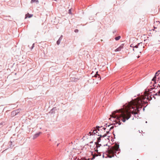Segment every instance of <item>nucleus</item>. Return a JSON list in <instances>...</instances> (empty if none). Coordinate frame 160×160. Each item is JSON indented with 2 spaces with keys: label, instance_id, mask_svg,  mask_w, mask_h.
Segmentation results:
<instances>
[{
  "label": "nucleus",
  "instance_id": "obj_1",
  "mask_svg": "<svg viewBox=\"0 0 160 160\" xmlns=\"http://www.w3.org/2000/svg\"><path fill=\"white\" fill-rule=\"evenodd\" d=\"M147 98L146 96H141L140 97L137 98L134 100L130 102L128 104L124 105L125 108L124 109L117 110L113 112L110 115L111 118H116L114 121L116 123H118L119 125L121 124L120 120L125 122L126 119L128 120L131 117V113L136 114H138L139 111V109L142 107L143 100ZM148 98H147L148 99Z\"/></svg>",
  "mask_w": 160,
  "mask_h": 160
},
{
  "label": "nucleus",
  "instance_id": "obj_2",
  "mask_svg": "<svg viewBox=\"0 0 160 160\" xmlns=\"http://www.w3.org/2000/svg\"><path fill=\"white\" fill-rule=\"evenodd\" d=\"M119 145L115 144L113 147H112L108 150V153L109 154H112V155H109L108 157L111 158L114 156V154L116 153L117 152L119 151L120 150L119 148Z\"/></svg>",
  "mask_w": 160,
  "mask_h": 160
},
{
  "label": "nucleus",
  "instance_id": "obj_3",
  "mask_svg": "<svg viewBox=\"0 0 160 160\" xmlns=\"http://www.w3.org/2000/svg\"><path fill=\"white\" fill-rule=\"evenodd\" d=\"M154 29L150 30L149 34L151 36H160V25L157 27L154 26Z\"/></svg>",
  "mask_w": 160,
  "mask_h": 160
},
{
  "label": "nucleus",
  "instance_id": "obj_4",
  "mask_svg": "<svg viewBox=\"0 0 160 160\" xmlns=\"http://www.w3.org/2000/svg\"><path fill=\"white\" fill-rule=\"evenodd\" d=\"M144 48L143 45L142 43H139L138 45L134 46L133 48V50H136L141 53V51Z\"/></svg>",
  "mask_w": 160,
  "mask_h": 160
},
{
  "label": "nucleus",
  "instance_id": "obj_5",
  "mask_svg": "<svg viewBox=\"0 0 160 160\" xmlns=\"http://www.w3.org/2000/svg\"><path fill=\"white\" fill-rule=\"evenodd\" d=\"M106 134L103 135H98V136H100V137L98 138V142H95V144L96 145V147H98V146H99V147H100V146H101V144H99V142H100L101 140V138L102 137H105L106 136Z\"/></svg>",
  "mask_w": 160,
  "mask_h": 160
},
{
  "label": "nucleus",
  "instance_id": "obj_6",
  "mask_svg": "<svg viewBox=\"0 0 160 160\" xmlns=\"http://www.w3.org/2000/svg\"><path fill=\"white\" fill-rule=\"evenodd\" d=\"M160 71H158V72H157L156 73L154 77H153V79L152 80V81H156V79L157 78V77H158L159 76L158 75H159V74L160 73Z\"/></svg>",
  "mask_w": 160,
  "mask_h": 160
},
{
  "label": "nucleus",
  "instance_id": "obj_7",
  "mask_svg": "<svg viewBox=\"0 0 160 160\" xmlns=\"http://www.w3.org/2000/svg\"><path fill=\"white\" fill-rule=\"evenodd\" d=\"M123 44H122L119 47L117 48L115 50V52H118V51H121V50L123 48Z\"/></svg>",
  "mask_w": 160,
  "mask_h": 160
},
{
  "label": "nucleus",
  "instance_id": "obj_8",
  "mask_svg": "<svg viewBox=\"0 0 160 160\" xmlns=\"http://www.w3.org/2000/svg\"><path fill=\"white\" fill-rule=\"evenodd\" d=\"M99 128V127H97V129L96 130L95 129H94L93 130H92L91 131H92V133L93 134V135H94L96 133H98V131L97 130H98V131H99V129L98 128Z\"/></svg>",
  "mask_w": 160,
  "mask_h": 160
},
{
  "label": "nucleus",
  "instance_id": "obj_9",
  "mask_svg": "<svg viewBox=\"0 0 160 160\" xmlns=\"http://www.w3.org/2000/svg\"><path fill=\"white\" fill-rule=\"evenodd\" d=\"M33 15L32 14H29V13H28L27 14H26L25 15V19L27 18H30L32 17Z\"/></svg>",
  "mask_w": 160,
  "mask_h": 160
},
{
  "label": "nucleus",
  "instance_id": "obj_10",
  "mask_svg": "<svg viewBox=\"0 0 160 160\" xmlns=\"http://www.w3.org/2000/svg\"><path fill=\"white\" fill-rule=\"evenodd\" d=\"M41 133V132H39L37 133L36 134H35V135H34L33 136V139H35L37 137H38L39 136V135H40V134Z\"/></svg>",
  "mask_w": 160,
  "mask_h": 160
},
{
  "label": "nucleus",
  "instance_id": "obj_11",
  "mask_svg": "<svg viewBox=\"0 0 160 160\" xmlns=\"http://www.w3.org/2000/svg\"><path fill=\"white\" fill-rule=\"evenodd\" d=\"M94 77H96V78H97L98 77V80H99L101 79V78L100 77V75L98 74V73H97V74H96L95 76H94Z\"/></svg>",
  "mask_w": 160,
  "mask_h": 160
},
{
  "label": "nucleus",
  "instance_id": "obj_12",
  "mask_svg": "<svg viewBox=\"0 0 160 160\" xmlns=\"http://www.w3.org/2000/svg\"><path fill=\"white\" fill-rule=\"evenodd\" d=\"M61 39L62 38L61 37H60L57 42V43L58 45H59L60 43Z\"/></svg>",
  "mask_w": 160,
  "mask_h": 160
},
{
  "label": "nucleus",
  "instance_id": "obj_13",
  "mask_svg": "<svg viewBox=\"0 0 160 160\" xmlns=\"http://www.w3.org/2000/svg\"><path fill=\"white\" fill-rule=\"evenodd\" d=\"M155 95H158L160 96V90L154 94Z\"/></svg>",
  "mask_w": 160,
  "mask_h": 160
},
{
  "label": "nucleus",
  "instance_id": "obj_14",
  "mask_svg": "<svg viewBox=\"0 0 160 160\" xmlns=\"http://www.w3.org/2000/svg\"><path fill=\"white\" fill-rule=\"evenodd\" d=\"M37 2L38 3V0H31V3H33V2Z\"/></svg>",
  "mask_w": 160,
  "mask_h": 160
},
{
  "label": "nucleus",
  "instance_id": "obj_15",
  "mask_svg": "<svg viewBox=\"0 0 160 160\" xmlns=\"http://www.w3.org/2000/svg\"><path fill=\"white\" fill-rule=\"evenodd\" d=\"M120 38L121 37L120 36H118V37H116L115 38V39L117 41L118 40L120 39Z\"/></svg>",
  "mask_w": 160,
  "mask_h": 160
},
{
  "label": "nucleus",
  "instance_id": "obj_16",
  "mask_svg": "<svg viewBox=\"0 0 160 160\" xmlns=\"http://www.w3.org/2000/svg\"><path fill=\"white\" fill-rule=\"evenodd\" d=\"M89 136L93 135V134L92 133V131L88 133Z\"/></svg>",
  "mask_w": 160,
  "mask_h": 160
},
{
  "label": "nucleus",
  "instance_id": "obj_17",
  "mask_svg": "<svg viewBox=\"0 0 160 160\" xmlns=\"http://www.w3.org/2000/svg\"><path fill=\"white\" fill-rule=\"evenodd\" d=\"M113 128H114V126H111V127L109 128V130H111V129H113Z\"/></svg>",
  "mask_w": 160,
  "mask_h": 160
},
{
  "label": "nucleus",
  "instance_id": "obj_18",
  "mask_svg": "<svg viewBox=\"0 0 160 160\" xmlns=\"http://www.w3.org/2000/svg\"><path fill=\"white\" fill-rule=\"evenodd\" d=\"M68 13L69 14L71 13V9H69V11H68Z\"/></svg>",
  "mask_w": 160,
  "mask_h": 160
},
{
  "label": "nucleus",
  "instance_id": "obj_19",
  "mask_svg": "<svg viewBox=\"0 0 160 160\" xmlns=\"http://www.w3.org/2000/svg\"><path fill=\"white\" fill-rule=\"evenodd\" d=\"M78 32V30L76 29L75 30V32Z\"/></svg>",
  "mask_w": 160,
  "mask_h": 160
},
{
  "label": "nucleus",
  "instance_id": "obj_20",
  "mask_svg": "<svg viewBox=\"0 0 160 160\" xmlns=\"http://www.w3.org/2000/svg\"><path fill=\"white\" fill-rule=\"evenodd\" d=\"M158 77V78L157 79H158V81L159 80H160V78L159 77Z\"/></svg>",
  "mask_w": 160,
  "mask_h": 160
},
{
  "label": "nucleus",
  "instance_id": "obj_21",
  "mask_svg": "<svg viewBox=\"0 0 160 160\" xmlns=\"http://www.w3.org/2000/svg\"><path fill=\"white\" fill-rule=\"evenodd\" d=\"M103 129H104V130H105V129H106V128H103Z\"/></svg>",
  "mask_w": 160,
  "mask_h": 160
},
{
  "label": "nucleus",
  "instance_id": "obj_22",
  "mask_svg": "<svg viewBox=\"0 0 160 160\" xmlns=\"http://www.w3.org/2000/svg\"><path fill=\"white\" fill-rule=\"evenodd\" d=\"M110 125H109V126H108V127L109 128V127H110Z\"/></svg>",
  "mask_w": 160,
  "mask_h": 160
},
{
  "label": "nucleus",
  "instance_id": "obj_23",
  "mask_svg": "<svg viewBox=\"0 0 160 160\" xmlns=\"http://www.w3.org/2000/svg\"><path fill=\"white\" fill-rule=\"evenodd\" d=\"M139 58V56H138V58Z\"/></svg>",
  "mask_w": 160,
  "mask_h": 160
}]
</instances>
